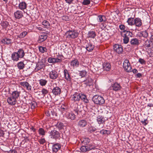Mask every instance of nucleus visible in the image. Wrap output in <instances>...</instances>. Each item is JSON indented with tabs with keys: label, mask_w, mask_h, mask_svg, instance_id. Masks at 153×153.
I'll return each mask as SVG.
<instances>
[{
	"label": "nucleus",
	"mask_w": 153,
	"mask_h": 153,
	"mask_svg": "<svg viewBox=\"0 0 153 153\" xmlns=\"http://www.w3.org/2000/svg\"><path fill=\"white\" fill-rule=\"evenodd\" d=\"M92 100L94 103L97 105H102L105 102V100L103 98L98 95L94 96L92 98Z\"/></svg>",
	"instance_id": "nucleus-1"
},
{
	"label": "nucleus",
	"mask_w": 153,
	"mask_h": 153,
	"mask_svg": "<svg viewBox=\"0 0 153 153\" xmlns=\"http://www.w3.org/2000/svg\"><path fill=\"white\" fill-rule=\"evenodd\" d=\"M96 149L95 146L91 144L82 146L80 149L82 152H87Z\"/></svg>",
	"instance_id": "nucleus-2"
},
{
	"label": "nucleus",
	"mask_w": 153,
	"mask_h": 153,
	"mask_svg": "<svg viewBox=\"0 0 153 153\" xmlns=\"http://www.w3.org/2000/svg\"><path fill=\"white\" fill-rule=\"evenodd\" d=\"M67 37L69 39H75L78 36L79 33L76 31L69 30L65 33Z\"/></svg>",
	"instance_id": "nucleus-3"
},
{
	"label": "nucleus",
	"mask_w": 153,
	"mask_h": 153,
	"mask_svg": "<svg viewBox=\"0 0 153 153\" xmlns=\"http://www.w3.org/2000/svg\"><path fill=\"white\" fill-rule=\"evenodd\" d=\"M123 66L126 72H130L131 71V67L128 59H126L124 60Z\"/></svg>",
	"instance_id": "nucleus-4"
},
{
	"label": "nucleus",
	"mask_w": 153,
	"mask_h": 153,
	"mask_svg": "<svg viewBox=\"0 0 153 153\" xmlns=\"http://www.w3.org/2000/svg\"><path fill=\"white\" fill-rule=\"evenodd\" d=\"M60 133L57 130L53 129L51 131L50 133V136L51 138L56 140L60 137Z\"/></svg>",
	"instance_id": "nucleus-5"
},
{
	"label": "nucleus",
	"mask_w": 153,
	"mask_h": 153,
	"mask_svg": "<svg viewBox=\"0 0 153 153\" xmlns=\"http://www.w3.org/2000/svg\"><path fill=\"white\" fill-rule=\"evenodd\" d=\"M113 49L118 54H121L123 52V46L118 44H116L113 46Z\"/></svg>",
	"instance_id": "nucleus-6"
},
{
	"label": "nucleus",
	"mask_w": 153,
	"mask_h": 153,
	"mask_svg": "<svg viewBox=\"0 0 153 153\" xmlns=\"http://www.w3.org/2000/svg\"><path fill=\"white\" fill-rule=\"evenodd\" d=\"M110 88L111 90L116 91H120L122 88V87L120 84L117 82H115L113 84H112Z\"/></svg>",
	"instance_id": "nucleus-7"
},
{
	"label": "nucleus",
	"mask_w": 153,
	"mask_h": 153,
	"mask_svg": "<svg viewBox=\"0 0 153 153\" xmlns=\"http://www.w3.org/2000/svg\"><path fill=\"white\" fill-rule=\"evenodd\" d=\"M59 76V74L55 70H52L50 71L49 74L50 78L52 79H56Z\"/></svg>",
	"instance_id": "nucleus-8"
},
{
	"label": "nucleus",
	"mask_w": 153,
	"mask_h": 153,
	"mask_svg": "<svg viewBox=\"0 0 153 153\" xmlns=\"http://www.w3.org/2000/svg\"><path fill=\"white\" fill-rule=\"evenodd\" d=\"M7 101L9 105H15L17 102L16 100L12 96L7 98Z\"/></svg>",
	"instance_id": "nucleus-9"
},
{
	"label": "nucleus",
	"mask_w": 153,
	"mask_h": 153,
	"mask_svg": "<svg viewBox=\"0 0 153 153\" xmlns=\"http://www.w3.org/2000/svg\"><path fill=\"white\" fill-rule=\"evenodd\" d=\"M45 114L48 117H53V116H57V113L53 110L50 109L48 111H46Z\"/></svg>",
	"instance_id": "nucleus-10"
},
{
	"label": "nucleus",
	"mask_w": 153,
	"mask_h": 153,
	"mask_svg": "<svg viewBox=\"0 0 153 153\" xmlns=\"http://www.w3.org/2000/svg\"><path fill=\"white\" fill-rule=\"evenodd\" d=\"M61 145L58 143H56L53 145L52 147V149L53 152L55 153L57 152L61 148Z\"/></svg>",
	"instance_id": "nucleus-11"
},
{
	"label": "nucleus",
	"mask_w": 153,
	"mask_h": 153,
	"mask_svg": "<svg viewBox=\"0 0 153 153\" xmlns=\"http://www.w3.org/2000/svg\"><path fill=\"white\" fill-rule=\"evenodd\" d=\"M52 92L55 96L59 95L61 93V89L59 87H56L53 88Z\"/></svg>",
	"instance_id": "nucleus-12"
},
{
	"label": "nucleus",
	"mask_w": 153,
	"mask_h": 153,
	"mask_svg": "<svg viewBox=\"0 0 153 153\" xmlns=\"http://www.w3.org/2000/svg\"><path fill=\"white\" fill-rule=\"evenodd\" d=\"M15 18L17 19H19L23 16V13L22 11L20 10H17L14 13Z\"/></svg>",
	"instance_id": "nucleus-13"
},
{
	"label": "nucleus",
	"mask_w": 153,
	"mask_h": 153,
	"mask_svg": "<svg viewBox=\"0 0 153 153\" xmlns=\"http://www.w3.org/2000/svg\"><path fill=\"white\" fill-rule=\"evenodd\" d=\"M20 84L22 86L26 87L27 90L29 91L31 90V86L28 82H20Z\"/></svg>",
	"instance_id": "nucleus-14"
},
{
	"label": "nucleus",
	"mask_w": 153,
	"mask_h": 153,
	"mask_svg": "<svg viewBox=\"0 0 153 153\" xmlns=\"http://www.w3.org/2000/svg\"><path fill=\"white\" fill-rule=\"evenodd\" d=\"M134 25H135L136 26L140 27L142 24V20L139 18H136L134 19Z\"/></svg>",
	"instance_id": "nucleus-15"
},
{
	"label": "nucleus",
	"mask_w": 153,
	"mask_h": 153,
	"mask_svg": "<svg viewBox=\"0 0 153 153\" xmlns=\"http://www.w3.org/2000/svg\"><path fill=\"white\" fill-rule=\"evenodd\" d=\"M45 64L42 62H38L36 64V67L35 68V70L38 71L45 67Z\"/></svg>",
	"instance_id": "nucleus-16"
},
{
	"label": "nucleus",
	"mask_w": 153,
	"mask_h": 153,
	"mask_svg": "<svg viewBox=\"0 0 153 153\" xmlns=\"http://www.w3.org/2000/svg\"><path fill=\"white\" fill-rule=\"evenodd\" d=\"M80 93L77 92L73 95L72 99L75 102L79 101L80 99Z\"/></svg>",
	"instance_id": "nucleus-17"
},
{
	"label": "nucleus",
	"mask_w": 153,
	"mask_h": 153,
	"mask_svg": "<svg viewBox=\"0 0 153 153\" xmlns=\"http://www.w3.org/2000/svg\"><path fill=\"white\" fill-rule=\"evenodd\" d=\"M20 58V56L17 52L13 53L11 55V58L14 61H17L19 60V58Z\"/></svg>",
	"instance_id": "nucleus-18"
},
{
	"label": "nucleus",
	"mask_w": 153,
	"mask_h": 153,
	"mask_svg": "<svg viewBox=\"0 0 153 153\" xmlns=\"http://www.w3.org/2000/svg\"><path fill=\"white\" fill-rule=\"evenodd\" d=\"M70 65L71 66L73 67L74 68H77L79 65V62L76 59L72 60L71 62Z\"/></svg>",
	"instance_id": "nucleus-19"
},
{
	"label": "nucleus",
	"mask_w": 153,
	"mask_h": 153,
	"mask_svg": "<svg viewBox=\"0 0 153 153\" xmlns=\"http://www.w3.org/2000/svg\"><path fill=\"white\" fill-rule=\"evenodd\" d=\"M87 125V122L85 120H79L78 123V126L80 128L85 127Z\"/></svg>",
	"instance_id": "nucleus-20"
},
{
	"label": "nucleus",
	"mask_w": 153,
	"mask_h": 153,
	"mask_svg": "<svg viewBox=\"0 0 153 153\" xmlns=\"http://www.w3.org/2000/svg\"><path fill=\"white\" fill-rule=\"evenodd\" d=\"M144 46L145 47L150 48L153 51V43L152 41L147 40L144 44Z\"/></svg>",
	"instance_id": "nucleus-21"
},
{
	"label": "nucleus",
	"mask_w": 153,
	"mask_h": 153,
	"mask_svg": "<svg viewBox=\"0 0 153 153\" xmlns=\"http://www.w3.org/2000/svg\"><path fill=\"white\" fill-rule=\"evenodd\" d=\"M97 121L98 124H101L105 123V120L104 117L102 116L99 115L97 117Z\"/></svg>",
	"instance_id": "nucleus-22"
},
{
	"label": "nucleus",
	"mask_w": 153,
	"mask_h": 153,
	"mask_svg": "<svg viewBox=\"0 0 153 153\" xmlns=\"http://www.w3.org/2000/svg\"><path fill=\"white\" fill-rule=\"evenodd\" d=\"M20 93V91H15L12 92L11 94V96L17 100L19 97Z\"/></svg>",
	"instance_id": "nucleus-23"
},
{
	"label": "nucleus",
	"mask_w": 153,
	"mask_h": 153,
	"mask_svg": "<svg viewBox=\"0 0 153 153\" xmlns=\"http://www.w3.org/2000/svg\"><path fill=\"white\" fill-rule=\"evenodd\" d=\"M111 68L110 64L108 63H104L103 64V70L106 71H109Z\"/></svg>",
	"instance_id": "nucleus-24"
},
{
	"label": "nucleus",
	"mask_w": 153,
	"mask_h": 153,
	"mask_svg": "<svg viewBox=\"0 0 153 153\" xmlns=\"http://www.w3.org/2000/svg\"><path fill=\"white\" fill-rule=\"evenodd\" d=\"M64 73L65 79L68 81H70L71 79L70 75L67 70L65 69L64 71Z\"/></svg>",
	"instance_id": "nucleus-25"
},
{
	"label": "nucleus",
	"mask_w": 153,
	"mask_h": 153,
	"mask_svg": "<svg viewBox=\"0 0 153 153\" xmlns=\"http://www.w3.org/2000/svg\"><path fill=\"white\" fill-rule=\"evenodd\" d=\"M140 41L137 38H133L131 39L130 43L132 45H138L140 44Z\"/></svg>",
	"instance_id": "nucleus-26"
},
{
	"label": "nucleus",
	"mask_w": 153,
	"mask_h": 153,
	"mask_svg": "<svg viewBox=\"0 0 153 153\" xmlns=\"http://www.w3.org/2000/svg\"><path fill=\"white\" fill-rule=\"evenodd\" d=\"M80 99L85 103H88L89 100L87 99V96L84 94L80 93Z\"/></svg>",
	"instance_id": "nucleus-27"
},
{
	"label": "nucleus",
	"mask_w": 153,
	"mask_h": 153,
	"mask_svg": "<svg viewBox=\"0 0 153 153\" xmlns=\"http://www.w3.org/2000/svg\"><path fill=\"white\" fill-rule=\"evenodd\" d=\"M19 9L22 10H23L26 8L27 4L25 2L22 1L19 4Z\"/></svg>",
	"instance_id": "nucleus-28"
},
{
	"label": "nucleus",
	"mask_w": 153,
	"mask_h": 153,
	"mask_svg": "<svg viewBox=\"0 0 153 153\" xmlns=\"http://www.w3.org/2000/svg\"><path fill=\"white\" fill-rule=\"evenodd\" d=\"M68 119H70L71 120H74L75 118V115L72 112H70L66 115Z\"/></svg>",
	"instance_id": "nucleus-29"
},
{
	"label": "nucleus",
	"mask_w": 153,
	"mask_h": 153,
	"mask_svg": "<svg viewBox=\"0 0 153 153\" xmlns=\"http://www.w3.org/2000/svg\"><path fill=\"white\" fill-rule=\"evenodd\" d=\"M94 48V46L90 43H89L86 45V49L89 52L91 51H93Z\"/></svg>",
	"instance_id": "nucleus-30"
},
{
	"label": "nucleus",
	"mask_w": 153,
	"mask_h": 153,
	"mask_svg": "<svg viewBox=\"0 0 153 153\" xmlns=\"http://www.w3.org/2000/svg\"><path fill=\"white\" fill-rule=\"evenodd\" d=\"M97 19L98 21L100 22H104L106 20L105 17L101 15H99L98 16Z\"/></svg>",
	"instance_id": "nucleus-31"
},
{
	"label": "nucleus",
	"mask_w": 153,
	"mask_h": 153,
	"mask_svg": "<svg viewBox=\"0 0 153 153\" xmlns=\"http://www.w3.org/2000/svg\"><path fill=\"white\" fill-rule=\"evenodd\" d=\"M47 36L46 35H40L39 37V40L38 42L39 43L42 42L45 40L47 38Z\"/></svg>",
	"instance_id": "nucleus-32"
},
{
	"label": "nucleus",
	"mask_w": 153,
	"mask_h": 153,
	"mask_svg": "<svg viewBox=\"0 0 153 153\" xmlns=\"http://www.w3.org/2000/svg\"><path fill=\"white\" fill-rule=\"evenodd\" d=\"M1 42L4 44L9 45L12 43V40L9 38H5L2 39Z\"/></svg>",
	"instance_id": "nucleus-33"
},
{
	"label": "nucleus",
	"mask_w": 153,
	"mask_h": 153,
	"mask_svg": "<svg viewBox=\"0 0 153 153\" xmlns=\"http://www.w3.org/2000/svg\"><path fill=\"white\" fill-rule=\"evenodd\" d=\"M84 82L85 84H86L87 86H90L92 84L93 80L91 78H88Z\"/></svg>",
	"instance_id": "nucleus-34"
},
{
	"label": "nucleus",
	"mask_w": 153,
	"mask_h": 153,
	"mask_svg": "<svg viewBox=\"0 0 153 153\" xmlns=\"http://www.w3.org/2000/svg\"><path fill=\"white\" fill-rule=\"evenodd\" d=\"M134 19L133 18H128L127 21V22L129 25L132 26L134 25Z\"/></svg>",
	"instance_id": "nucleus-35"
},
{
	"label": "nucleus",
	"mask_w": 153,
	"mask_h": 153,
	"mask_svg": "<svg viewBox=\"0 0 153 153\" xmlns=\"http://www.w3.org/2000/svg\"><path fill=\"white\" fill-rule=\"evenodd\" d=\"M81 141L83 145H86L88 144L89 143L90 140L88 138H85L82 139L81 140Z\"/></svg>",
	"instance_id": "nucleus-36"
},
{
	"label": "nucleus",
	"mask_w": 153,
	"mask_h": 153,
	"mask_svg": "<svg viewBox=\"0 0 153 153\" xmlns=\"http://www.w3.org/2000/svg\"><path fill=\"white\" fill-rule=\"evenodd\" d=\"M17 53L20 56V58L23 57L25 55V53L22 49H19Z\"/></svg>",
	"instance_id": "nucleus-37"
},
{
	"label": "nucleus",
	"mask_w": 153,
	"mask_h": 153,
	"mask_svg": "<svg viewBox=\"0 0 153 153\" xmlns=\"http://www.w3.org/2000/svg\"><path fill=\"white\" fill-rule=\"evenodd\" d=\"M25 65L22 61L20 62L17 64V67L19 70L23 69L25 67Z\"/></svg>",
	"instance_id": "nucleus-38"
},
{
	"label": "nucleus",
	"mask_w": 153,
	"mask_h": 153,
	"mask_svg": "<svg viewBox=\"0 0 153 153\" xmlns=\"http://www.w3.org/2000/svg\"><path fill=\"white\" fill-rule=\"evenodd\" d=\"M88 35V37L91 38H94L96 36L95 32L93 31L89 32Z\"/></svg>",
	"instance_id": "nucleus-39"
},
{
	"label": "nucleus",
	"mask_w": 153,
	"mask_h": 153,
	"mask_svg": "<svg viewBox=\"0 0 153 153\" xmlns=\"http://www.w3.org/2000/svg\"><path fill=\"white\" fill-rule=\"evenodd\" d=\"M38 132L40 135L44 136L45 134L46 131L42 128H40L38 130Z\"/></svg>",
	"instance_id": "nucleus-40"
},
{
	"label": "nucleus",
	"mask_w": 153,
	"mask_h": 153,
	"mask_svg": "<svg viewBox=\"0 0 153 153\" xmlns=\"http://www.w3.org/2000/svg\"><path fill=\"white\" fill-rule=\"evenodd\" d=\"M121 33H122V35L126 36H127L129 35L131 36V35H132V33H131L130 31H128L127 30H124L123 32H121Z\"/></svg>",
	"instance_id": "nucleus-41"
},
{
	"label": "nucleus",
	"mask_w": 153,
	"mask_h": 153,
	"mask_svg": "<svg viewBox=\"0 0 153 153\" xmlns=\"http://www.w3.org/2000/svg\"><path fill=\"white\" fill-rule=\"evenodd\" d=\"M42 25H43L45 28H48L50 27V24L49 22L47 20H44L42 22Z\"/></svg>",
	"instance_id": "nucleus-42"
},
{
	"label": "nucleus",
	"mask_w": 153,
	"mask_h": 153,
	"mask_svg": "<svg viewBox=\"0 0 153 153\" xmlns=\"http://www.w3.org/2000/svg\"><path fill=\"white\" fill-rule=\"evenodd\" d=\"M110 133V131L108 130L102 129L100 131V133L102 134L108 135Z\"/></svg>",
	"instance_id": "nucleus-43"
},
{
	"label": "nucleus",
	"mask_w": 153,
	"mask_h": 153,
	"mask_svg": "<svg viewBox=\"0 0 153 153\" xmlns=\"http://www.w3.org/2000/svg\"><path fill=\"white\" fill-rule=\"evenodd\" d=\"M39 51L42 53H43L45 52H47V49L45 47H43L42 46L39 47Z\"/></svg>",
	"instance_id": "nucleus-44"
},
{
	"label": "nucleus",
	"mask_w": 153,
	"mask_h": 153,
	"mask_svg": "<svg viewBox=\"0 0 153 153\" xmlns=\"http://www.w3.org/2000/svg\"><path fill=\"white\" fill-rule=\"evenodd\" d=\"M47 82V81L46 80L43 79H41L39 80V84L41 86L45 85Z\"/></svg>",
	"instance_id": "nucleus-45"
},
{
	"label": "nucleus",
	"mask_w": 153,
	"mask_h": 153,
	"mask_svg": "<svg viewBox=\"0 0 153 153\" xmlns=\"http://www.w3.org/2000/svg\"><path fill=\"white\" fill-rule=\"evenodd\" d=\"M30 105H31V108L32 109H35V108L37 106V103L34 101H33L32 102L30 103Z\"/></svg>",
	"instance_id": "nucleus-46"
},
{
	"label": "nucleus",
	"mask_w": 153,
	"mask_h": 153,
	"mask_svg": "<svg viewBox=\"0 0 153 153\" xmlns=\"http://www.w3.org/2000/svg\"><path fill=\"white\" fill-rule=\"evenodd\" d=\"M1 25L3 28H6L9 25V23L7 21H3L1 23Z\"/></svg>",
	"instance_id": "nucleus-47"
},
{
	"label": "nucleus",
	"mask_w": 153,
	"mask_h": 153,
	"mask_svg": "<svg viewBox=\"0 0 153 153\" xmlns=\"http://www.w3.org/2000/svg\"><path fill=\"white\" fill-rule=\"evenodd\" d=\"M56 58L50 57L48 59V62L50 63H56Z\"/></svg>",
	"instance_id": "nucleus-48"
},
{
	"label": "nucleus",
	"mask_w": 153,
	"mask_h": 153,
	"mask_svg": "<svg viewBox=\"0 0 153 153\" xmlns=\"http://www.w3.org/2000/svg\"><path fill=\"white\" fill-rule=\"evenodd\" d=\"M121 35L122 36L124 37L123 39V42L125 44H127L129 40V38L128 37L126 36L122 35V33H121Z\"/></svg>",
	"instance_id": "nucleus-49"
},
{
	"label": "nucleus",
	"mask_w": 153,
	"mask_h": 153,
	"mask_svg": "<svg viewBox=\"0 0 153 153\" xmlns=\"http://www.w3.org/2000/svg\"><path fill=\"white\" fill-rule=\"evenodd\" d=\"M56 126L59 130L62 129L63 127L64 126L63 125V123L61 122H58L56 125Z\"/></svg>",
	"instance_id": "nucleus-50"
},
{
	"label": "nucleus",
	"mask_w": 153,
	"mask_h": 153,
	"mask_svg": "<svg viewBox=\"0 0 153 153\" xmlns=\"http://www.w3.org/2000/svg\"><path fill=\"white\" fill-rule=\"evenodd\" d=\"M27 34V32L26 31H24L19 35L18 36L19 38H23L25 37Z\"/></svg>",
	"instance_id": "nucleus-51"
},
{
	"label": "nucleus",
	"mask_w": 153,
	"mask_h": 153,
	"mask_svg": "<svg viewBox=\"0 0 153 153\" xmlns=\"http://www.w3.org/2000/svg\"><path fill=\"white\" fill-rule=\"evenodd\" d=\"M90 2V0H83L82 2V4L83 5H87L89 4Z\"/></svg>",
	"instance_id": "nucleus-52"
},
{
	"label": "nucleus",
	"mask_w": 153,
	"mask_h": 153,
	"mask_svg": "<svg viewBox=\"0 0 153 153\" xmlns=\"http://www.w3.org/2000/svg\"><path fill=\"white\" fill-rule=\"evenodd\" d=\"M79 75L82 77H84L87 74V72L85 70H82L80 72Z\"/></svg>",
	"instance_id": "nucleus-53"
},
{
	"label": "nucleus",
	"mask_w": 153,
	"mask_h": 153,
	"mask_svg": "<svg viewBox=\"0 0 153 153\" xmlns=\"http://www.w3.org/2000/svg\"><path fill=\"white\" fill-rule=\"evenodd\" d=\"M96 129L92 126H90L88 129V131L90 133H93L94 132Z\"/></svg>",
	"instance_id": "nucleus-54"
},
{
	"label": "nucleus",
	"mask_w": 153,
	"mask_h": 153,
	"mask_svg": "<svg viewBox=\"0 0 153 153\" xmlns=\"http://www.w3.org/2000/svg\"><path fill=\"white\" fill-rule=\"evenodd\" d=\"M41 92L44 96H45L46 94H47L48 93V91L45 88H43L42 89Z\"/></svg>",
	"instance_id": "nucleus-55"
},
{
	"label": "nucleus",
	"mask_w": 153,
	"mask_h": 153,
	"mask_svg": "<svg viewBox=\"0 0 153 153\" xmlns=\"http://www.w3.org/2000/svg\"><path fill=\"white\" fill-rule=\"evenodd\" d=\"M79 107L80 106L78 105L77 106V108L74 110V111L75 112L76 114L77 115L79 114V112H81V111L79 108Z\"/></svg>",
	"instance_id": "nucleus-56"
},
{
	"label": "nucleus",
	"mask_w": 153,
	"mask_h": 153,
	"mask_svg": "<svg viewBox=\"0 0 153 153\" xmlns=\"http://www.w3.org/2000/svg\"><path fill=\"white\" fill-rule=\"evenodd\" d=\"M138 62L141 64H145L146 63V61L143 59L141 58L139 59Z\"/></svg>",
	"instance_id": "nucleus-57"
},
{
	"label": "nucleus",
	"mask_w": 153,
	"mask_h": 153,
	"mask_svg": "<svg viewBox=\"0 0 153 153\" xmlns=\"http://www.w3.org/2000/svg\"><path fill=\"white\" fill-rule=\"evenodd\" d=\"M38 142L41 144H43L46 142V140L45 138H41L39 140Z\"/></svg>",
	"instance_id": "nucleus-58"
},
{
	"label": "nucleus",
	"mask_w": 153,
	"mask_h": 153,
	"mask_svg": "<svg viewBox=\"0 0 153 153\" xmlns=\"http://www.w3.org/2000/svg\"><path fill=\"white\" fill-rule=\"evenodd\" d=\"M61 111L62 113H65V112L67 110L66 107L64 105L62 106L61 107Z\"/></svg>",
	"instance_id": "nucleus-59"
},
{
	"label": "nucleus",
	"mask_w": 153,
	"mask_h": 153,
	"mask_svg": "<svg viewBox=\"0 0 153 153\" xmlns=\"http://www.w3.org/2000/svg\"><path fill=\"white\" fill-rule=\"evenodd\" d=\"M142 35L144 37L146 38L148 36V33L147 31H145L142 33Z\"/></svg>",
	"instance_id": "nucleus-60"
},
{
	"label": "nucleus",
	"mask_w": 153,
	"mask_h": 153,
	"mask_svg": "<svg viewBox=\"0 0 153 153\" xmlns=\"http://www.w3.org/2000/svg\"><path fill=\"white\" fill-rule=\"evenodd\" d=\"M119 28L122 30H125L126 28L125 26L123 25H121L119 26Z\"/></svg>",
	"instance_id": "nucleus-61"
},
{
	"label": "nucleus",
	"mask_w": 153,
	"mask_h": 153,
	"mask_svg": "<svg viewBox=\"0 0 153 153\" xmlns=\"http://www.w3.org/2000/svg\"><path fill=\"white\" fill-rule=\"evenodd\" d=\"M66 2L69 4L73 3L74 0H65Z\"/></svg>",
	"instance_id": "nucleus-62"
},
{
	"label": "nucleus",
	"mask_w": 153,
	"mask_h": 153,
	"mask_svg": "<svg viewBox=\"0 0 153 153\" xmlns=\"http://www.w3.org/2000/svg\"><path fill=\"white\" fill-rule=\"evenodd\" d=\"M147 120H144L143 121H141V123H142L145 126H146L148 123V122L146 123V121Z\"/></svg>",
	"instance_id": "nucleus-63"
},
{
	"label": "nucleus",
	"mask_w": 153,
	"mask_h": 153,
	"mask_svg": "<svg viewBox=\"0 0 153 153\" xmlns=\"http://www.w3.org/2000/svg\"><path fill=\"white\" fill-rule=\"evenodd\" d=\"M57 58H58L59 59L61 60V61H62V59L64 58V56L62 55H59V56H58Z\"/></svg>",
	"instance_id": "nucleus-64"
}]
</instances>
